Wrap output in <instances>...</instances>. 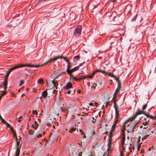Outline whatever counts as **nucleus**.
I'll use <instances>...</instances> for the list:
<instances>
[{
	"instance_id": "nucleus-1",
	"label": "nucleus",
	"mask_w": 156,
	"mask_h": 156,
	"mask_svg": "<svg viewBox=\"0 0 156 156\" xmlns=\"http://www.w3.org/2000/svg\"><path fill=\"white\" fill-rule=\"evenodd\" d=\"M112 139L111 137L109 138L108 141V148L107 151L105 152L103 156H108L109 153H110V151L112 150Z\"/></svg>"
},
{
	"instance_id": "nucleus-2",
	"label": "nucleus",
	"mask_w": 156,
	"mask_h": 156,
	"mask_svg": "<svg viewBox=\"0 0 156 156\" xmlns=\"http://www.w3.org/2000/svg\"><path fill=\"white\" fill-rule=\"evenodd\" d=\"M67 110L68 112L70 111L71 112H75L77 108V106L74 103H70L67 107Z\"/></svg>"
},
{
	"instance_id": "nucleus-3",
	"label": "nucleus",
	"mask_w": 156,
	"mask_h": 156,
	"mask_svg": "<svg viewBox=\"0 0 156 156\" xmlns=\"http://www.w3.org/2000/svg\"><path fill=\"white\" fill-rule=\"evenodd\" d=\"M82 27L81 26H79L76 28L73 34L74 36L78 37L80 36L81 33Z\"/></svg>"
},
{
	"instance_id": "nucleus-4",
	"label": "nucleus",
	"mask_w": 156,
	"mask_h": 156,
	"mask_svg": "<svg viewBox=\"0 0 156 156\" xmlns=\"http://www.w3.org/2000/svg\"><path fill=\"white\" fill-rule=\"evenodd\" d=\"M118 87L116 90L115 93H114L113 95V99H115L116 97V95L118 94L119 93V90L121 88V83L119 80L118 81Z\"/></svg>"
},
{
	"instance_id": "nucleus-5",
	"label": "nucleus",
	"mask_w": 156,
	"mask_h": 156,
	"mask_svg": "<svg viewBox=\"0 0 156 156\" xmlns=\"http://www.w3.org/2000/svg\"><path fill=\"white\" fill-rule=\"evenodd\" d=\"M19 66V68L24 67V66H28V67H37L40 66H44V64H42L40 65H27L26 64H23L22 65H18Z\"/></svg>"
},
{
	"instance_id": "nucleus-6",
	"label": "nucleus",
	"mask_w": 156,
	"mask_h": 156,
	"mask_svg": "<svg viewBox=\"0 0 156 156\" xmlns=\"http://www.w3.org/2000/svg\"><path fill=\"white\" fill-rule=\"evenodd\" d=\"M125 130V129H124V127L123 128H122L121 130V133L122 136V139L121 140V144L123 148H124L123 145L124 144L125 141V132L124 131Z\"/></svg>"
},
{
	"instance_id": "nucleus-7",
	"label": "nucleus",
	"mask_w": 156,
	"mask_h": 156,
	"mask_svg": "<svg viewBox=\"0 0 156 156\" xmlns=\"http://www.w3.org/2000/svg\"><path fill=\"white\" fill-rule=\"evenodd\" d=\"M136 117L134 115L132 116L131 117H130L127 120H126L124 122L123 124V125L122 127V128H123L124 127V129H125V125L128 122L130 121H133V120L136 118Z\"/></svg>"
},
{
	"instance_id": "nucleus-8",
	"label": "nucleus",
	"mask_w": 156,
	"mask_h": 156,
	"mask_svg": "<svg viewBox=\"0 0 156 156\" xmlns=\"http://www.w3.org/2000/svg\"><path fill=\"white\" fill-rule=\"evenodd\" d=\"M113 107L115 109L116 117L117 118H119L120 116L119 111L115 102H114Z\"/></svg>"
},
{
	"instance_id": "nucleus-9",
	"label": "nucleus",
	"mask_w": 156,
	"mask_h": 156,
	"mask_svg": "<svg viewBox=\"0 0 156 156\" xmlns=\"http://www.w3.org/2000/svg\"><path fill=\"white\" fill-rule=\"evenodd\" d=\"M18 68H19V65H17V66H13V67H12V68L10 69L9 70L7 71V73L5 75V76L6 77V78H7L8 77L10 72L12 70H13L15 69H16Z\"/></svg>"
},
{
	"instance_id": "nucleus-10",
	"label": "nucleus",
	"mask_w": 156,
	"mask_h": 156,
	"mask_svg": "<svg viewBox=\"0 0 156 156\" xmlns=\"http://www.w3.org/2000/svg\"><path fill=\"white\" fill-rule=\"evenodd\" d=\"M78 69H79L78 66H76L71 69H69V67L68 66L67 69L66 70H67V73L69 74H70L71 73H72L74 72V71L77 70Z\"/></svg>"
},
{
	"instance_id": "nucleus-11",
	"label": "nucleus",
	"mask_w": 156,
	"mask_h": 156,
	"mask_svg": "<svg viewBox=\"0 0 156 156\" xmlns=\"http://www.w3.org/2000/svg\"><path fill=\"white\" fill-rule=\"evenodd\" d=\"M115 122H114L113 125H112V129L110 132L111 134L112 132L113 131H114V130L115 129L117 123L118 121V119H119V118H117L116 117H115Z\"/></svg>"
},
{
	"instance_id": "nucleus-12",
	"label": "nucleus",
	"mask_w": 156,
	"mask_h": 156,
	"mask_svg": "<svg viewBox=\"0 0 156 156\" xmlns=\"http://www.w3.org/2000/svg\"><path fill=\"white\" fill-rule=\"evenodd\" d=\"M40 122V121L38 119H37V121H35L34 122V124L32 125V126L35 129H36L38 127V122Z\"/></svg>"
},
{
	"instance_id": "nucleus-13",
	"label": "nucleus",
	"mask_w": 156,
	"mask_h": 156,
	"mask_svg": "<svg viewBox=\"0 0 156 156\" xmlns=\"http://www.w3.org/2000/svg\"><path fill=\"white\" fill-rule=\"evenodd\" d=\"M62 58V56H57L56 57H55L49 60L48 61H47V62L44 63V65L45 64H47V63H48V62H51L52 61L56 60L57 59L61 58Z\"/></svg>"
},
{
	"instance_id": "nucleus-14",
	"label": "nucleus",
	"mask_w": 156,
	"mask_h": 156,
	"mask_svg": "<svg viewBox=\"0 0 156 156\" xmlns=\"http://www.w3.org/2000/svg\"><path fill=\"white\" fill-rule=\"evenodd\" d=\"M110 98V96L108 94H105V95L103 100L104 102H107L108 101Z\"/></svg>"
},
{
	"instance_id": "nucleus-15",
	"label": "nucleus",
	"mask_w": 156,
	"mask_h": 156,
	"mask_svg": "<svg viewBox=\"0 0 156 156\" xmlns=\"http://www.w3.org/2000/svg\"><path fill=\"white\" fill-rule=\"evenodd\" d=\"M146 112H144L142 111H138L135 114V115L137 117L138 115L141 114H144L145 115L146 114Z\"/></svg>"
},
{
	"instance_id": "nucleus-16",
	"label": "nucleus",
	"mask_w": 156,
	"mask_h": 156,
	"mask_svg": "<svg viewBox=\"0 0 156 156\" xmlns=\"http://www.w3.org/2000/svg\"><path fill=\"white\" fill-rule=\"evenodd\" d=\"M72 84L70 83H67L66 86L64 88L66 89H68L72 87Z\"/></svg>"
},
{
	"instance_id": "nucleus-17",
	"label": "nucleus",
	"mask_w": 156,
	"mask_h": 156,
	"mask_svg": "<svg viewBox=\"0 0 156 156\" xmlns=\"http://www.w3.org/2000/svg\"><path fill=\"white\" fill-rule=\"evenodd\" d=\"M7 85V78H6L5 80L4 81V85L5 86V87L4 88V91H5L6 90Z\"/></svg>"
},
{
	"instance_id": "nucleus-18",
	"label": "nucleus",
	"mask_w": 156,
	"mask_h": 156,
	"mask_svg": "<svg viewBox=\"0 0 156 156\" xmlns=\"http://www.w3.org/2000/svg\"><path fill=\"white\" fill-rule=\"evenodd\" d=\"M16 151H20V149H19V146L20 144V142L17 141V140H16Z\"/></svg>"
},
{
	"instance_id": "nucleus-19",
	"label": "nucleus",
	"mask_w": 156,
	"mask_h": 156,
	"mask_svg": "<svg viewBox=\"0 0 156 156\" xmlns=\"http://www.w3.org/2000/svg\"><path fill=\"white\" fill-rule=\"evenodd\" d=\"M80 58V56L79 55H76L74 57L73 59V61L74 62H76L78 59H79Z\"/></svg>"
},
{
	"instance_id": "nucleus-20",
	"label": "nucleus",
	"mask_w": 156,
	"mask_h": 156,
	"mask_svg": "<svg viewBox=\"0 0 156 156\" xmlns=\"http://www.w3.org/2000/svg\"><path fill=\"white\" fill-rule=\"evenodd\" d=\"M10 130H11L13 136L15 138L16 140H17V138L16 135V133L14 131L13 129L12 128H11Z\"/></svg>"
},
{
	"instance_id": "nucleus-21",
	"label": "nucleus",
	"mask_w": 156,
	"mask_h": 156,
	"mask_svg": "<svg viewBox=\"0 0 156 156\" xmlns=\"http://www.w3.org/2000/svg\"><path fill=\"white\" fill-rule=\"evenodd\" d=\"M42 95L44 98L46 97L47 95V92L46 90H44L42 93Z\"/></svg>"
},
{
	"instance_id": "nucleus-22",
	"label": "nucleus",
	"mask_w": 156,
	"mask_h": 156,
	"mask_svg": "<svg viewBox=\"0 0 156 156\" xmlns=\"http://www.w3.org/2000/svg\"><path fill=\"white\" fill-rule=\"evenodd\" d=\"M92 83V85L91 86V87L94 88V89H95L97 86V84L94 83Z\"/></svg>"
},
{
	"instance_id": "nucleus-23",
	"label": "nucleus",
	"mask_w": 156,
	"mask_h": 156,
	"mask_svg": "<svg viewBox=\"0 0 156 156\" xmlns=\"http://www.w3.org/2000/svg\"><path fill=\"white\" fill-rule=\"evenodd\" d=\"M145 115L147 116V118L150 117L152 119H154V116H152V115H148L146 113V114Z\"/></svg>"
},
{
	"instance_id": "nucleus-24",
	"label": "nucleus",
	"mask_w": 156,
	"mask_h": 156,
	"mask_svg": "<svg viewBox=\"0 0 156 156\" xmlns=\"http://www.w3.org/2000/svg\"><path fill=\"white\" fill-rule=\"evenodd\" d=\"M4 123L6 125V126L7 127H9L10 128V129H11V127L10 125L7 122H6L5 121L4 122Z\"/></svg>"
},
{
	"instance_id": "nucleus-25",
	"label": "nucleus",
	"mask_w": 156,
	"mask_h": 156,
	"mask_svg": "<svg viewBox=\"0 0 156 156\" xmlns=\"http://www.w3.org/2000/svg\"><path fill=\"white\" fill-rule=\"evenodd\" d=\"M87 77H88V76H87V75L84 76H80L81 77L80 78V79L81 80L82 79H85L86 78H87Z\"/></svg>"
},
{
	"instance_id": "nucleus-26",
	"label": "nucleus",
	"mask_w": 156,
	"mask_h": 156,
	"mask_svg": "<svg viewBox=\"0 0 156 156\" xmlns=\"http://www.w3.org/2000/svg\"><path fill=\"white\" fill-rule=\"evenodd\" d=\"M147 104H146L144 105L142 107V110H145L147 108Z\"/></svg>"
},
{
	"instance_id": "nucleus-27",
	"label": "nucleus",
	"mask_w": 156,
	"mask_h": 156,
	"mask_svg": "<svg viewBox=\"0 0 156 156\" xmlns=\"http://www.w3.org/2000/svg\"><path fill=\"white\" fill-rule=\"evenodd\" d=\"M107 74H108L110 76L113 77H115V76L113 75H112L110 73H106Z\"/></svg>"
},
{
	"instance_id": "nucleus-28",
	"label": "nucleus",
	"mask_w": 156,
	"mask_h": 156,
	"mask_svg": "<svg viewBox=\"0 0 156 156\" xmlns=\"http://www.w3.org/2000/svg\"><path fill=\"white\" fill-rule=\"evenodd\" d=\"M75 130H76L75 128H71V129H70L69 130V131L70 133H71L72 131H75Z\"/></svg>"
},
{
	"instance_id": "nucleus-29",
	"label": "nucleus",
	"mask_w": 156,
	"mask_h": 156,
	"mask_svg": "<svg viewBox=\"0 0 156 156\" xmlns=\"http://www.w3.org/2000/svg\"><path fill=\"white\" fill-rule=\"evenodd\" d=\"M28 133L30 135H31L34 133V131H33L32 130H30L29 131Z\"/></svg>"
},
{
	"instance_id": "nucleus-30",
	"label": "nucleus",
	"mask_w": 156,
	"mask_h": 156,
	"mask_svg": "<svg viewBox=\"0 0 156 156\" xmlns=\"http://www.w3.org/2000/svg\"><path fill=\"white\" fill-rule=\"evenodd\" d=\"M20 153V151H16V152L15 156H19Z\"/></svg>"
},
{
	"instance_id": "nucleus-31",
	"label": "nucleus",
	"mask_w": 156,
	"mask_h": 156,
	"mask_svg": "<svg viewBox=\"0 0 156 156\" xmlns=\"http://www.w3.org/2000/svg\"><path fill=\"white\" fill-rule=\"evenodd\" d=\"M20 153V151H16V152L15 156H19Z\"/></svg>"
},
{
	"instance_id": "nucleus-32",
	"label": "nucleus",
	"mask_w": 156,
	"mask_h": 156,
	"mask_svg": "<svg viewBox=\"0 0 156 156\" xmlns=\"http://www.w3.org/2000/svg\"><path fill=\"white\" fill-rule=\"evenodd\" d=\"M119 20V22H117V23L118 24L121 23L122 22V21L121 20V19L120 18H119L118 19Z\"/></svg>"
},
{
	"instance_id": "nucleus-33",
	"label": "nucleus",
	"mask_w": 156,
	"mask_h": 156,
	"mask_svg": "<svg viewBox=\"0 0 156 156\" xmlns=\"http://www.w3.org/2000/svg\"><path fill=\"white\" fill-rule=\"evenodd\" d=\"M23 83V80H21L19 82V85L21 86L22 85Z\"/></svg>"
},
{
	"instance_id": "nucleus-34",
	"label": "nucleus",
	"mask_w": 156,
	"mask_h": 156,
	"mask_svg": "<svg viewBox=\"0 0 156 156\" xmlns=\"http://www.w3.org/2000/svg\"><path fill=\"white\" fill-rule=\"evenodd\" d=\"M32 113L34 114H37V112L36 110H33L32 111Z\"/></svg>"
},
{
	"instance_id": "nucleus-35",
	"label": "nucleus",
	"mask_w": 156,
	"mask_h": 156,
	"mask_svg": "<svg viewBox=\"0 0 156 156\" xmlns=\"http://www.w3.org/2000/svg\"><path fill=\"white\" fill-rule=\"evenodd\" d=\"M98 71H100L102 73H106V72H105L104 71H103V70H98L96 71V72H98Z\"/></svg>"
},
{
	"instance_id": "nucleus-36",
	"label": "nucleus",
	"mask_w": 156,
	"mask_h": 156,
	"mask_svg": "<svg viewBox=\"0 0 156 156\" xmlns=\"http://www.w3.org/2000/svg\"><path fill=\"white\" fill-rule=\"evenodd\" d=\"M0 120L2 122H4L5 121L2 118L1 115H0Z\"/></svg>"
},
{
	"instance_id": "nucleus-37",
	"label": "nucleus",
	"mask_w": 156,
	"mask_h": 156,
	"mask_svg": "<svg viewBox=\"0 0 156 156\" xmlns=\"http://www.w3.org/2000/svg\"><path fill=\"white\" fill-rule=\"evenodd\" d=\"M38 81L40 83H42L43 82V80L42 79H40L38 80Z\"/></svg>"
},
{
	"instance_id": "nucleus-38",
	"label": "nucleus",
	"mask_w": 156,
	"mask_h": 156,
	"mask_svg": "<svg viewBox=\"0 0 156 156\" xmlns=\"http://www.w3.org/2000/svg\"><path fill=\"white\" fill-rule=\"evenodd\" d=\"M143 124L144 126H146V125H147L148 124L146 122H143Z\"/></svg>"
},
{
	"instance_id": "nucleus-39",
	"label": "nucleus",
	"mask_w": 156,
	"mask_h": 156,
	"mask_svg": "<svg viewBox=\"0 0 156 156\" xmlns=\"http://www.w3.org/2000/svg\"><path fill=\"white\" fill-rule=\"evenodd\" d=\"M79 131L81 133V134L82 135L83 134V132L81 130L79 129Z\"/></svg>"
},
{
	"instance_id": "nucleus-40",
	"label": "nucleus",
	"mask_w": 156,
	"mask_h": 156,
	"mask_svg": "<svg viewBox=\"0 0 156 156\" xmlns=\"http://www.w3.org/2000/svg\"><path fill=\"white\" fill-rule=\"evenodd\" d=\"M62 58H63V59H64L66 60V61L68 62V64H69V62L68 61V60L66 59V58L65 57H62Z\"/></svg>"
},
{
	"instance_id": "nucleus-41",
	"label": "nucleus",
	"mask_w": 156,
	"mask_h": 156,
	"mask_svg": "<svg viewBox=\"0 0 156 156\" xmlns=\"http://www.w3.org/2000/svg\"><path fill=\"white\" fill-rule=\"evenodd\" d=\"M84 63V62L82 63H80L79 65L78 66V67L79 68V66L83 65Z\"/></svg>"
},
{
	"instance_id": "nucleus-42",
	"label": "nucleus",
	"mask_w": 156,
	"mask_h": 156,
	"mask_svg": "<svg viewBox=\"0 0 156 156\" xmlns=\"http://www.w3.org/2000/svg\"><path fill=\"white\" fill-rule=\"evenodd\" d=\"M145 119L146 120L145 122H146L148 124L149 121V119L147 120V119Z\"/></svg>"
},
{
	"instance_id": "nucleus-43",
	"label": "nucleus",
	"mask_w": 156,
	"mask_h": 156,
	"mask_svg": "<svg viewBox=\"0 0 156 156\" xmlns=\"http://www.w3.org/2000/svg\"><path fill=\"white\" fill-rule=\"evenodd\" d=\"M87 76H88V77H87V78H90V79L92 78V77H93V76H89L88 75H87Z\"/></svg>"
},
{
	"instance_id": "nucleus-44",
	"label": "nucleus",
	"mask_w": 156,
	"mask_h": 156,
	"mask_svg": "<svg viewBox=\"0 0 156 156\" xmlns=\"http://www.w3.org/2000/svg\"><path fill=\"white\" fill-rule=\"evenodd\" d=\"M52 83H53V85H54V86H55V87H56V89H57V86H56V85H55V83L54 82L52 81Z\"/></svg>"
},
{
	"instance_id": "nucleus-45",
	"label": "nucleus",
	"mask_w": 156,
	"mask_h": 156,
	"mask_svg": "<svg viewBox=\"0 0 156 156\" xmlns=\"http://www.w3.org/2000/svg\"><path fill=\"white\" fill-rule=\"evenodd\" d=\"M41 136H42V135H41V134H39L37 136V137L39 138L41 137Z\"/></svg>"
},
{
	"instance_id": "nucleus-46",
	"label": "nucleus",
	"mask_w": 156,
	"mask_h": 156,
	"mask_svg": "<svg viewBox=\"0 0 156 156\" xmlns=\"http://www.w3.org/2000/svg\"><path fill=\"white\" fill-rule=\"evenodd\" d=\"M133 128H132V129H129V131H130V132H133Z\"/></svg>"
},
{
	"instance_id": "nucleus-47",
	"label": "nucleus",
	"mask_w": 156,
	"mask_h": 156,
	"mask_svg": "<svg viewBox=\"0 0 156 156\" xmlns=\"http://www.w3.org/2000/svg\"><path fill=\"white\" fill-rule=\"evenodd\" d=\"M64 102L65 103V104H66L68 102V101L66 100H64Z\"/></svg>"
},
{
	"instance_id": "nucleus-48",
	"label": "nucleus",
	"mask_w": 156,
	"mask_h": 156,
	"mask_svg": "<svg viewBox=\"0 0 156 156\" xmlns=\"http://www.w3.org/2000/svg\"><path fill=\"white\" fill-rule=\"evenodd\" d=\"M89 105L91 106H93V105H94V104L93 103H90L89 104Z\"/></svg>"
},
{
	"instance_id": "nucleus-49",
	"label": "nucleus",
	"mask_w": 156,
	"mask_h": 156,
	"mask_svg": "<svg viewBox=\"0 0 156 156\" xmlns=\"http://www.w3.org/2000/svg\"><path fill=\"white\" fill-rule=\"evenodd\" d=\"M82 152H80L78 156H82Z\"/></svg>"
},
{
	"instance_id": "nucleus-50",
	"label": "nucleus",
	"mask_w": 156,
	"mask_h": 156,
	"mask_svg": "<svg viewBox=\"0 0 156 156\" xmlns=\"http://www.w3.org/2000/svg\"><path fill=\"white\" fill-rule=\"evenodd\" d=\"M67 93L68 94H69L70 93H71V91L70 90H68L67 92Z\"/></svg>"
},
{
	"instance_id": "nucleus-51",
	"label": "nucleus",
	"mask_w": 156,
	"mask_h": 156,
	"mask_svg": "<svg viewBox=\"0 0 156 156\" xmlns=\"http://www.w3.org/2000/svg\"><path fill=\"white\" fill-rule=\"evenodd\" d=\"M47 125L48 126H50L51 125V124L50 123H48Z\"/></svg>"
},
{
	"instance_id": "nucleus-52",
	"label": "nucleus",
	"mask_w": 156,
	"mask_h": 156,
	"mask_svg": "<svg viewBox=\"0 0 156 156\" xmlns=\"http://www.w3.org/2000/svg\"><path fill=\"white\" fill-rule=\"evenodd\" d=\"M89 156H92V154L91 152H90V154H89Z\"/></svg>"
},
{
	"instance_id": "nucleus-53",
	"label": "nucleus",
	"mask_w": 156,
	"mask_h": 156,
	"mask_svg": "<svg viewBox=\"0 0 156 156\" xmlns=\"http://www.w3.org/2000/svg\"><path fill=\"white\" fill-rule=\"evenodd\" d=\"M94 106H97V103H94Z\"/></svg>"
},
{
	"instance_id": "nucleus-54",
	"label": "nucleus",
	"mask_w": 156,
	"mask_h": 156,
	"mask_svg": "<svg viewBox=\"0 0 156 156\" xmlns=\"http://www.w3.org/2000/svg\"><path fill=\"white\" fill-rule=\"evenodd\" d=\"M147 127H144V129H146L147 128Z\"/></svg>"
},
{
	"instance_id": "nucleus-55",
	"label": "nucleus",
	"mask_w": 156,
	"mask_h": 156,
	"mask_svg": "<svg viewBox=\"0 0 156 156\" xmlns=\"http://www.w3.org/2000/svg\"><path fill=\"white\" fill-rule=\"evenodd\" d=\"M104 105H103L102 107V109H104Z\"/></svg>"
},
{
	"instance_id": "nucleus-56",
	"label": "nucleus",
	"mask_w": 156,
	"mask_h": 156,
	"mask_svg": "<svg viewBox=\"0 0 156 156\" xmlns=\"http://www.w3.org/2000/svg\"><path fill=\"white\" fill-rule=\"evenodd\" d=\"M140 146L138 145V149H139V148H140Z\"/></svg>"
},
{
	"instance_id": "nucleus-57",
	"label": "nucleus",
	"mask_w": 156,
	"mask_h": 156,
	"mask_svg": "<svg viewBox=\"0 0 156 156\" xmlns=\"http://www.w3.org/2000/svg\"><path fill=\"white\" fill-rule=\"evenodd\" d=\"M92 122H94H94H95V121H93H93H92Z\"/></svg>"
},
{
	"instance_id": "nucleus-58",
	"label": "nucleus",
	"mask_w": 156,
	"mask_h": 156,
	"mask_svg": "<svg viewBox=\"0 0 156 156\" xmlns=\"http://www.w3.org/2000/svg\"><path fill=\"white\" fill-rule=\"evenodd\" d=\"M142 127H143V126H140V128H142Z\"/></svg>"
},
{
	"instance_id": "nucleus-59",
	"label": "nucleus",
	"mask_w": 156,
	"mask_h": 156,
	"mask_svg": "<svg viewBox=\"0 0 156 156\" xmlns=\"http://www.w3.org/2000/svg\"><path fill=\"white\" fill-rule=\"evenodd\" d=\"M64 106V104H63V107H62V108Z\"/></svg>"
},
{
	"instance_id": "nucleus-60",
	"label": "nucleus",
	"mask_w": 156,
	"mask_h": 156,
	"mask_svg": "<svg viewBox=\"0 0 156 156\" xmlns=\"http://www.w3.org/2000/svg\"><path fill=\"white\" fill-rule=\"evenodd\" d=\"M107 104H106V107H107Z\"/></svg>"
},
{
	"instance_id": "nucleus-61",
	"label": "nucleus",
	"mask_w": 156,
	"mask_h": 156,
	"mask_svg": "<svg viewBox=\"0 0 156 156\" xmlns=\"http://www.w3.org/2000/svg\"><path fill=\"white\" fill-rule=\"evenodd\" d=\"M120 156H122V154H120Z\"/></svg>"
},
{
	"instance_id": "nucleus-62",
	"label": "nucleus",
	"mask_w": 156,
	"mask_h": 156,
	"mask_svg": "<svg viewBox=\"0 0 156 156\" xmlns=\"http://www.w3.org/2000/svg\"><path fill=\"white\" fill-rule=\"evenodd\" d=\"M20 139H21V137L20 136Z\"/></svg>"
},
{
	"instance_id": "nucleus-63",
	"label": "nucleus",
	"mask_w": 156,
	"mask_h": 156,
	"mask_svg": "<svg viewBox=\"0 0 156 156\" xmlns=\"http://www.w3.org/2000/svg\"><path fill=\"white\" fill-rule=\"evenodd\" d=\"M62 110V108H61Z\"/></svg>"
},
{
	"instance_id": "nucleus-64",
	"label": "nucleus",
	"mask_w": 156,
	"mask_h": 156,
	"mask_svg": "<svg viewBox=\"0 0 156 156\" xmlns=\"http://www.w3.org/2000/svg\"><path fill=\"white\" fill-rule=\"evenodd\" d=\"M1 86V85H0V86Z\"/></svg>"
}]
</instances>
